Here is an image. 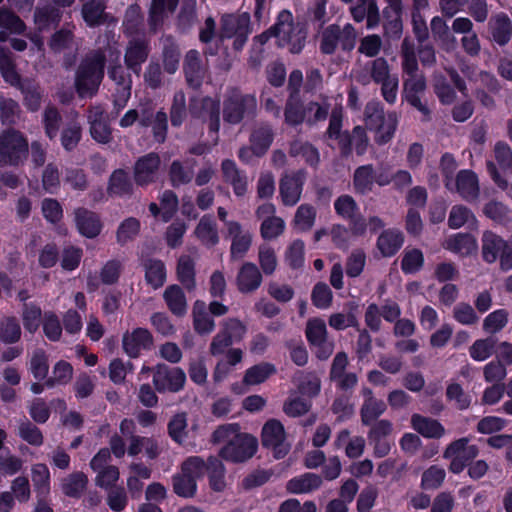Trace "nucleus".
I'll use <instances>...</instances> for the list:
<instances>
[{
  "instance_id": "obj_1",
  "label": "nucleus",
  "mask_w": 512,
  "mask_h": 512,
  "mask_svg": "<svg viewBox=\"0 0 512 512\" xmlns=\"http://www.w3.org/2000/svg\"><path fill=\"white\" fill-rule=\"evenodd\" d=\"M106 56L101 49L89 51L75 73V89L80 98H91L99 90L104 77Z\"/></svg>"
},
{
  "instance_id": "obj_2",
  "label": "nucleus",
  "mask_w": 512,
  "mask_h": 512,
  "mask_svg": "<svg viewBox=\"0 0 512 512\" xmlns=\"http://www.w3.org/2000/svg\"><path fill=\"white\" fill-rule=\"evenodd\" d=\"M358 33L351 23L344 26L330 24L319 33V49L324 55H333L337 48L343 52H351L357 43Z\"/></svg>"
},
{
  "instance_id": "obj_3",
  "label": "nucleus",
  "mask_w": 512,
  "mask_h": 512,
  "mask_svg": "<svg viewBox=\"0 0 512 512\" xmlns=\"http://www.w3.org/2000/svg\"><path fill=\"white\" fill-rule=\"evenodd\" d=\"M29 144L22 132L8 128L0 133V166L17 167L28 158Z\"/></svg>"
},
{
  "instance_id": "obj_4",
  "label": "nucleus",
  "mask_w": 512,
  "mask_h": 512,
  "mask_svg": "<svg viewBox=\"0 0 512 512\" xmlns=\"http://www.w3.org/2000/svg\"><path fill=\"white\" fill-rule=\"evenodd\" d=\"M257 110V99L254 95L244 94L234 88L223 101V120L231 125H237L244 119H253Z\"/></svg>"
},
{
  "instance_id": "obj_5",
  "label": "nucleus",
  "mask_w": 512,
  "mask_h": 512,
  "mask_svg": "<svg viewBox=\"0 0 512 512\" xmlns=\"http://www.w3.org/2000/svg\"><path fill=\"white\" fill-rule=\"evenodd\" d=\"M205 472V461L198 456L189 457L182 465L180 472L172 476L173 492L182 498H193L197 491V479Z\"/></svg>"
},
{
  "instance_id": "obj_6",
  "label": "nucleus",
  "mask_w": 512,
  "mask_h": 512,
  "mask_svg": "<svg viewBox=\"0 0 512 512\" xmlns=\"http://www.w3.org/2000/svg\"><path fill=\"white\" fill-rule=\"evenodd\" d=\"M279 39L278 45L288 47L292 54H299L306 43L307 32L299 26L294 25L292 14L283 10L279 13Z\"/></svg>"
},
{
  "instance_id": "obj_7",
  "label": "nucleus",
  "mask_w": 512,
  "mask_h": 512,
  "mask_svg": "<svg viewBox=\"0 0 512 512\" xmlns=\"http://www.w3.org/2000/svg\"><path fill=\"white\" fill-rule=\"evenodd\" d=\"M250 33V16L248 13L225 14L221 17L220 38H234V50L239 51L244 47Z\"/></svg>"
},
{
  "instance_id": "obj_8",
  "label": "nucleus",
  "mask_w": 512,
  "mask_h": 512,
  "mask_svg": "<svg viewBox=\"0 0 512 512\" xmlns=\"http://www.w3.org/2000/svg\"><path fill=\"white\" fill-rule=\"evenodd\" d=\"M468 438H460L451 442L443 452L445 459H451L449 470L458 474L478 456L479 449L476 445H468Z\"/></svg>"
},
{
  "instance_id": "obj_9",
  "label": "nucleus",
  "mask_w": 512,
  "mask_h": 512,
  "mask_svg": "<svg viewBox=\"0 0 512 512\" xmlns=\"http://www.w3.org/2000/svg\"><path fill=\"white\" fill-rule=\"evenodd\" d=\"M258 442L255 437L239 432L230 443L221 448L219 456L235 463L245 462L256 453Z\"/></svg>"
},
{
  "instance_id": "obj_10",
  "label": "nucleus",
  "mask_w": 512,
  "mask_h": 512,
  "mask_svg": "<svg viewBox=\"0 0 512 512\" xmlns=\"http://www.w3.org/2000/svg\"><path fill=\"white\" fill-rule=\"evenodd\" d=\"M48 46L54 54H64L65 68L69 69L75 64L78 43L73 29L63 27L54 32L48 41Z\"/></svg>"
},
{
  "instance_id": "obj_11",
  "label": "nucleus",
  "mask_w": 512,
  "mask_h": 512,
  "mask_svg": "<svg viewBox=\"0 0 512 512\" xmlns=\"http://www.w3.org/2000/svg\"><path fill=\"white\" fill-rule=\"evenodd\" d=\"M161 158L155 152L139 157L133 166V180L139 187H147L157 182L160 175Z\"/></svg>"
},
{
  "instance_id": "obj_12",
  "label": "nucleus",
  "mask_w": 512,
  "mask_h": 512,
  "mask_svg": "<svg viewBox=\"0 0 512 512\" xmlns=\"http://www.w3.org/2000/svg\"><path fill=\"white\" fill-rule=\"evenodd\" d=\"M150 51V41L145 35L130 37L124 51V64L126 69L139 76L142 65L149 58Z\"/></svg>"
},
{
  "instance_id": "obj_13",
  "label": "nucleus",
  "mask_w": 512,
  "mask_h": 512,
  "mask_svg": "<svg viewBox=\"0 0 512 512\" xmlns=\"http://www.w3.org/2000/svg\"><path fill=\"white\" fill-rule=\"evenodd\" d=\"M285 438V430L280 421L270 419L264 424L261 443L264 447L273 450L276 459L283 458L290 450V445L285 442Z\"/></svg>"
},
{
  "instance_id": "obj_14",
  "label": "nucleus",
  "mask_w": 512,
  "mask_h": 512,
  "mask_svg": "<svg viewBox=\"0 0 512 512\" xmlns=\"http://www.w3.org/2000/svg\"><path fill=\"white\" fill-rule=\"evenodd\" d=\"M306 172L302 169L285 173L279 181V194L284 206L296 205L302 195Z\"/></svg>"
},
{
  "instance_id": "obj_15",
  "label": "nucleus",
  "mask_w": 512,
  "mask_h": 512,
  "mask_svg": "<svg viewBox=\"0 0 512 512\" xmlns=\"http://www.w3.org/2000/svg\"><path fill=\"white\" fill-rule=\"evenodd\" d=\"M186 381V375L181 368H170L165 364H158L154 368L153 384L157 391H180Z\"/></svg>"
},
{
  "instance_id": "obj_16",
  "label": "nucleus",
  "mask_w": 512,
  "mask_h": 512,
  "mask_svg": "<svg viewBox=\"0 0 512 512\" xmlns=\"http://www.w3.org/2000/svg\"><path fill=\"white\" fill-rule=\"evenodd\" d=\"M108 77L116 84L114 106L122 109L131 96L132 79L122 64L117 60L108 67Z\"/></svg>"
},
{
  "instance_id": "obj_17",
  "label": "nucleus",
  "mask_w": 512,
  "mask_h": 512,
  "mask_svg": "<svg viewBox=\"0 0 512 512\" xmlns=\"http://www.w3.org/2000/svg\"><path fill=\"white\" fill-rule=\"evenodd\" d=\"M122 346L129 357L136 358L142 350L151 349L153 346V336L148 329L138 327L132 332L124 333Z\"/></svg>"
},
{
  "instance_id": "obj_18",
  "label": "nucleus",
  "mask_w": 512,
  "mask_h": 512,
  "mask_svg": "<svg viewBox=\"0 0 512 512\" xmlns=\"http://www.w3.org/2000/svg\"><path fill=\"white\" fill-rule=\"evenodd\" d=\"M183 70L187 85L192 89L202 86L206 69L202 65L200 54L196 50H189L184 58Z\"/></svg>"
},
{
  "instance_id": "obj_19",
  "label": "nucleus",
  "mask_w": 512,
  "mask_h": 512,
  "mask_svg": "<svg viewBox=\"0 0 512 512\" xmlns=\"http://www.w3.org/2000/svg\"><path fill=\"white\" fill-rule=\"evenodd\" d=\"M263 276L260 269L252 262H245L236 276L239 292L248 294L256 291L262 284Z\"/></svg>"
},
{
  "instance_id": "obj_20",
  "label": "nucleus",
  "mask_w": 512,
  "mask_h": 512,
  "mask_svg": "<svg viewBox=\"0 0 512 512\" xmlns=\"http://www.w3.org/2000/svg\"><path fill=\"white\" fill-rule=\"evenodd\" d=\"M75 223L81 235L87 238L97 237L102 229L99 216L86 208H78L74 212Z\"/></svg>"
},
{
  "instance_id": "obj_21",
  "label": "nucleus",
  "mask_w": 512,
  "mask_h": 512,
  "mask_svg": "<svg viewBox=\"0 0 512 512\" xmlns=\"http://www.w3.org/2000/svg\"><path fill=\"white\" fill-rule=\"evenodd\" d=\"M163 300L168 310L174 316L182 318L187 314L188 301L184 293V288L180 285H168L163 292Z\"/></svg>"
},
{
  "instance_id": "obj_22",
  "label": "nucleus",
  "mask_w": 512,
  "mask_h": 512,
  "mask_svg": "<svg viewBox=\"0 0 512 512\" xmlns=\"http://www.w3.org/2000/svg\"><path fill=\"white\" fill-rule=\"evenodd\" d=\"M17 83H13L11 86L19 89L24 97V104L28 110L36 112L42 101V90L40 85L32 78L20 77Z\"/></svg>"
},
{
  "instance_id": "obj_23",
  "label": "nucleus",
  "mask_w": 512,
  "mask_h": 512,
  "mask_svg": "<svg viewBox=\"0 0 512 512\" xmlns=\"http://www.w3.org/2000/svg\"><path fill=\"white\" fill-rule=\"evenodd\" d=\"M195 159H187L185 161L174 160L168 171V176L172 187L178 188L182 185L191 183L194 178Z\"/></svg>"
},
{
  "instance_id": "obj_24",
  "label": "nucleus",
  "mask_w": 512,
  "mask_h": 512,
  "mask_svg": "<svg viewBox=\"0 0 512 512\" xmlns=\"http://www.w3.org/2000/svg\"><path fill=\"white\" fill-rule=\"evenodd\" d=\"M105 10V0H83L81 15L87 26L98 27L106 23L109 18Z\"/></svg>"
},
{
  "instance_id": "obj_25",
  "label": "nucleus",
  "mask_w": 512,
  "mask_h": 512,
  "mask_svg": "<svg viewBox=\"0 0 512 512\" xmlns=\"http://www.w3.org/2000/svg\"><path fill=\"white\" fill-rule=\"evenodd\" d=\"M221 170L225 182L229 183L236 196H244L247 192V178L243 172H241L234 161L226 159L221 164Z\"/></svg>"
},
{
  "instance_id": "obj_26",
  "label": "nucleus",
  "mask_w": 512,
  "mask_h": 512,
  "mask_svg": "<svg viewBox=\"0 0 512 512\" xmlns=\"http://www.w3.org/2000/svg\"><path fill=\"white\" fill-rule=\"evenodd\" d=\"M411 425L416 432L429 439H439L446 433L445 428L438 420L420 414L411 416Z\"/></svg>"
},
{
  "instance_id": "obj_27",
  "label": "nucleus",
  "mask_w": 512,
  "mask_h": 512,
  "mask_svg": "<svg viewBox=\"0 0 512 512\" xmlns=\"http://www.w3.org/2000/svg\"><path fill=\"white\" fill-rule=\"evenodd\" d=\"M457 192L466 201L472 202L479 197V183L477 175L471 170H461L456 177Z\"/></svg>"
},
{
  "instance_id": "obj_28",
  "label": "nucleus",
  "mask_w": 512,
  "mask_h": 512,
  "mask_svg": "<svg viewBox=\"0 0 512 512\" xmlns=\"http://www.w3.org/2000/svg\"><path fill=\"white\" fill-rule=\"evenodd\" d=\"M507 241L491 231H485L482 236V257L487 263H494L508 248Z\"/></svg>"
},
{
  "instance_id": "obj_29",
  "label": "nucleus",
  "mask_w": 512,
  "mask_h": 512,
  "mask_svg": "<svg viewBox=\"0 0 512 512\" xmlns=\"http://www.w3.org/2000/svg\"><path fill=\"white\" fill-rule=\"evenodd\" d=\"M492 39L503 46L507 44L512 36V23L509 17L504 13L492 16L488 23Z\"/></svg>"
},
{
  "instance_id": "obj_30",
  "label": "nucleus",
  "mask_w": 512,
  "mask_h": 512,
  "mask_svg": "<svg viewBox=\"0 0 512 512\" xmlns=\"http://www.w3.org/2000/svg\"><path fill=\"white\" fill-rule=\"evenodd\" d=\"M404 243L403 233L395 228L382 231L377 239V248L383 257L395 255Z\"/></svg>"
},
{
  "instance_id": "obj_31",
  "label": "nucleus",
  "mask_w": 512,
  "mask_h": 512,
  "mask_svg": "<svg viewBox=\"0 0 512 512\" xmlns=\"http://www.w3.org/2000/svg\"><path fill=\"white\" fill-rule=\"evenodd\" d=\"M322 483L320 475L307 472L290 479L286 484V489L291 494H306L319 489Z\"/></svg>"
},
{
  "instance_id": "obj_32",
  "label": "nucleus",
  "mask_w": 512,
  "mask_h": 512,
  "mask_svg": "<svg viewBox=\"0 0 512 512\" xmlns=\"http://www.w3.org/2000/svg\"><path fill=\"white\" fill-rule=\"evenodd\" d=\"M90 134L94 140L106 144L111 141V128L106 121L104 112L99 107L90 111Z\"/></svg>"
},
{
  "instance_id": "obj_33",
  "label": "nucleus",
  "mask_w": 512,
  "mask_h": 512,
  "mask_svg": "<svg viewBox=\"0 0 512 512\" xmlns=\"http://www.w3.org/2000/svg\"><path fill=\"white\" fill-rule=\"evenodd\" d=\"M193 328L200 335L210 334L215 328V322L207 311L206 303L196 300L192 306Z\"/></svg>"
},
{
  "instance_id": "obj_34",
  "label": "nucleus",
  "mask_w": 512,
  "mask_h": 512,
  "mask_svg": "<svg viewBox=\"0 0 512 512\" xmlns=\"http://www.w3.org/2000/svg\"><path fill=\"white\" fill-rule=\"evenodd\" d=\"M176 275L184 289L192 292L196 289L195 262L188 255H182L177 263Z\"/></svg>"
},
{
  "instance_id": "obj_35",
  "label": "nucleus",
  "mask_w": 512,
  "mask_h": 512,
  "mask_svg": "<svg viewBox=\"0 0 512 512\" xmlns=\"http://www.w3.org/2000/svg\"><path fill=\"white\" fill-rule=\"evenodd\" d=\"M134 191L133 183L128 173L123 169H116L109 177L107 192L116 196H131Z\"/></svg>"
},
{
  "instance_id": "obj_36",
  "label": "nucleus",
  "mask_w": 512,
  "mask_h": 512,
  "mask_svg": "<svg viewBox=\"0 0 512 512\" xmlns=\"http://www.w3.org/2000/svg\"><path fill=\"white\" fill-rule=\"evenodd\" d=\"M205 471L208 473L210 488L215 492H222L226 488L225 467L216 456H210L205 462Z\"/></svg>"
},
{
  "instance_id": "obj_37",
  "label": "nucleus",
  "mask_w": 512,
  "mask_h": 512,
  "mask_svg": "<svg viewBox=\"0 0 512 512\" xmlns=\"http://www.w3.org/2000/svg\"><path fill=\"white\" fill-rule=\"evenodd\" d=\"M375 171L371 164L362 165L353 174V188L356 193L366 195L373 190Z\"/></svg>"
},
{
  "instance_id": "obj_38",
  "label": "nucleus",
  "mask_w": 512,
  "mask_h": 512,
  "mask_svg": "<svg viewBox=\"0 0 512 512\" xmlns=\"http://www.w3.org/2000/svg\"><path fill=\"white\" fill-rule=\"evenodd\" d=\"M444 247L462 256L470 255L477 250L475 238L467 233H459L446 240Z\"/></svg>"
},
{
  "instance_id": "obj_39",
  "label": "nucleus",
  "mask_w": 512,
  "mask_h": 512,
  "mask_svg": "<svg viewBox=\"0 0 512 512\" xmlns=\"http://www.w3.org/2000/svg\"><path fill=\"white\" fill-rule=\"evenodd\" d=\"M274 133L270 125L260 124L252 132L251 144L257 151V157L263 156L273 142Z\"/></svg>"
},
{
  "instance_id": "obj_40",
  "label": "nucleus",
  "mask_w": 512,
  "mask_h": 512,
  "mask_svg": "<svg viewBox=\"0 0 512 512\" xmlns=\"http://www.w3.org/2000/svg\"><path fill=\"white\" fill-rule=\"evenodd\" d=\"M284 117L286 124L290 126H298L306 122V105L298 97H288L285 104Z\"/></svg>"
},
{
  "instance_id": "obj_41",
  "label": "nucleus",
  "mask_w": 512,
  "mask_h": 512,
  "mask_svg": "<svg viewBox=\"0 0 512 512\" xmlns=\"http://www.w3.org/2000/svg\"><path fill=\"white\" fill-rule=\"evenodd\" d=\"M195 234L208 247H213L219 242L216 223L210 216L205 215L200 219Z\"/></svg>"
},
{
  "instance_id": "obj_42",
  "label": "nucleus",
  "mask_w": 512,
  "mask_h": 512,
  "mask_svg": "<svg viewBox=\"0 0 512 512\" xmlns=\"http://www.w3.org/2000/svg\"><path fill=\"white\" fill-rule=\"evenodd\" d=\"M145 280L154 289L163 286L166 281V269L161 260L148 259L144 262Z\"/></svg>"
},
{
  "instance_id": "obj_43",
  "label": "nucleus",
  "mask_w": 512,
  "mask_h": 512,
  "mask_svg": "<svg viewBox=\"0 0 512 512\" xmlns=\"http://www.w3.org/2000/svg\"><path fill=\"white\" fill-rule=\"evenodd\" d=\"M144 85L151 90H158L165 86L166 77L161 64L150 60L143 72Z\"/></svg>"
},
{
  "instance_id": "obj_44",
  "label": "nucleus",
  "mask_w": 512,
  "mask_h": 512,
  "mask_svg": "<svg viewBox=\"0 0 512 512\" xmlns=\"http://www.w3.org/2000/svg\"><path fill=\"white\" fill-rule=\"evenodd\" d=\"M143 16L138 5H130L123 21L124 34L129 37H140L138 34L143 30Z\"/></svg>"
},
{
  "instance_id": "obj_45",
  "label": "nucleus",
  "mask_w": 512,
  "mask_h": 512,
  "mask_svg": "<svg viewBox=\"0 0 512 512\" xmlns=\"http://www.w3.org/2000/svg\"><path fill=\"white\" fill-rule=\"evenodd\" d=\"M87 483L88 478L84 473L75 472L63 479L62 491L68 497L79 498L84 492Z\"/></svg>"
},
{
  "instance_id": "obj_46",
  "label": "nucleus",
  "mask_w": 512,
  "mask_h": 512,
  "mask_svg": "<svg viewBox=\"0 0 512 512\" xmlns=\"http://www.w3.org/2000/svg\"><path fill=\"white\" fill-rule=\"evenodd\" d=\"M398 116L395 112H388L383 120L373 129L376 132L375 141L378 144L389 142L397 128Z\"/></svg>"
},
{
  "instance_id": "obj_47",
  "label": "nucleus",
  "mask_w": 512,
  "mask_h": 512,
  "mask_svg": "<svg viewBox=\"0 0 512 512\" xmlns=\"http://www.w3.org/2000/svg\"><path fill=\"white\" fill-rule=\"evenodd\" d=\"M275 373L276 368L273 364L262 362L252 366L246 371L243 382L247 385H258Z\"/></svg>"
},
{
  "instance_id": "obj_48",
  "label": "nucleus",
  "mask_w": 512,
  "mask_h": 512,
  "mask_svg": "<svg viewBox=\"0 0 512 512\" xmlns=\"http://www.w3.org/2000/svg\"><path fill=\"white\" fill-rule=\"evenodd\" d=\"M17 434L23 441L32 446L39 447L44 442V436L41 430L28 419L19 421Z\"/></svg>"
},
{
  "instance_id": "obj_49",
  "label": "nucleus",
  "mask_w": 512,
  "mask_h": 512,
  "mask_svg": "<svg viewBox=\"0 0 512 512\" xmlns=\"http://www.w3.org/2000/svg\"><path fill=\"white\" fill-rule=\"evenodd\" d=\"M43 126L45 130L46 136L53 140L58 135L61 123H62V116L59 112V110L52 105H48L45 107L43 111Z\"/></svg>"
},
{
  "instance_id": "obj_50",
  "label": "nucleus",
  "mask_w": 512,
  "mask_h": 512,
  "mask_svg": "<svg viewBox=\"0 0 512 512\" xmlns=\"http://www.w3.org/2000/svg\"><path fill=\"white\" fill-rule=\"evenodd\" d=\"M168 434L177 444H183L188 436L187 414L177 413L168 422Z\"/></svg>"
},
{
  "instance_id": "obj_51",
  "label": "nucleus",
  "mask_w": 512,
  "mask_h": 512,
  "mask_svg": "<svg viewBox=\"0 0 512 512\" xmlns=\"http://www.w3.org/2000/svg\"><path fill=\"white\" fill-rule=\"evenodd\" d=\"M21 109L12 98L0 96V120L3 125L13 126L20 119Z\"/></svg>"
},
{
  "instance_id": "obj_52",
  "label": "nucleus",
  "mask_w": 512,
  "mask_h": 512,
  "mask_svg": "<svg viewBox=\"0 0 512 512\" xmlns=\"http://www.w3.org/2000/svg\"><path fill=\"white\" fill-rule=\"evenodd\" d=\"M197 22L196 0H184L177 17V26L182 32L188 31Z\"/></svg>"
},
{
  "instance_id": "obj_53",
  "label": "nucleus",
  "mask_w": 512,
  "mask_h": 512,
  "mask_svg": "<svg viewBox=\"0 0 512 512\" xmlns=\"http://www.w3.org/2000/svg\"><path fill=\"white\" fill-rule=\"evenodd\" d=\"M0 28L13 34H23L26 25L23 20L10 9L0 8Z\"/></svg>"
},
{
  "instance_id": "obj_54",
  "label": "nucleus",
  "mask_w": 512,
  "mask_h": 512,
  "mask_svg": "<svg viewBox=\"0 0 512 512\" xmlns=\"http://www.w3.org/2000/svg\"><path fill=\"white\" fill-rule=\"evenodd\" d=\"M0 72L3 79L10 85L17 83L16 81L21 77L16 71L12 53L4 47H0Z\"/></svg>"
},
{
  "instance_id": "obj_55",
  "label": "nucleus",
  "mask_w": 512,
  "mask_h": 512,
  "mask_svg": "<svg viewBox=\"0 0 512 512\" xmlns=\"http://www.w3.org/2000/svg\"><path fill=\"white\" fill-rule=\"evenodd\" d=\"M433 89L440 102L444 105L452 104L456 99V92L442 74L433 77Z\"/></svg>"
},
{
  "instance_id": "obj_56",
  "label": "nucleus",
  "mask_w": 512,
  "mask_h": 512,
  "mask_svg": "<svg viewBox=\"0 0 512 512\" xmlns=\"http://www.w3.org/2000/svg\"><path fill=\"white\" fill-rule=\"evenodd\" d=\"M386 411V404L383 400L376 399L367 403H363L360 415L361 422L365 426L372 423Z\"/></svg>"
},
{
  "instance_id": "obj_57",
  "label": "nucleus",
  "mask_w": 512,
  "mask_h": 512,
  "mask_svg": "<svg viewBox=\"0 0 512 512\" xmlns=\"http://www.w3.org/2000/svg\"><path fill=\"white\" fill-rule=\"evenodd\" d=\"M140 231V222L134 217L124 220L117 229L116 239L117 243L124 246L129 241H132Z\"/></svg>"
},
{
  "instance_id": "obj_58",
  "label": "nucleus",
  "mask_w": 512,
  "mask_h": 512,
  "mask_svg": "<svg viewBox=\"0 0 512 512\" xmlns=\"http://www.w3.org/2000/svg\"><path fill=\"white\" fill-rule=\"evenodd\" d=\"M21 337V327L13 317L0 321V341L6 344L16 343Z\"/></svg>"
},
{
  "instance_id": "obj_59",
  "label": "nucleus",
  "mask_w": 512,
  "mask_h": 512,
  "mask_svg": "<svg viewBox=\"0 0 512 512\" xmlns=\"http://www.w3.org/2000/svg\"><path fill=\"white\" fill-rule=\"evenodd\" d=\"M187 116L186 97L183 91H177L173 96L170 108L171 124L175 127L180 126Z\"/></svg>"
},
{
  "instance_id": "obj_60",
  "label": "nucleus",
  "mask_w": 512,
  "mask_h": 512,
  "mask_svg": "<svg viewBox=\"0 0 512 512\" xmlns=\"http://www.w3.org/2000/svg\"><path fill=\"white\" fill-rule=\"evenodd\" d=\"M82 128L77 122L68 123L61 132V144L66 151L74 150L81 140Z\"/></svg>"
},
{
  "instance_id": "obj_61",
  "label": "nucleus",
  "mask_w": 512,
  "mask_h": 512,
  "mask_svg": "<svg viewBox=\"0 0 512 512\" xmlns=\"http://www.w3.org/2000/svg\"><path fill=\"white\" fill-rule=\"evenodd\" d=\"M330 110V104L327 101L321 103L310 101L306 104L307 118L306 124L313 126L318 122L326 120Z\"/></svg>"
},
{
  "instance_id": "obj_62",
  "label": "nucleus",
  "mask_w": 512,
  "mask_h": 512,
  "mask_svg": "<svg viewBox=\"0 0 512 512\" xmlns=\"http://www.w3.org/2000/svg\"><path fill=\"white\" fill-rule=\"evenodd\" d=\"M30 371L34 378L43 380L47 377L49 371L48 356L42 349L33 352L30 359Z\"/></svg>"
},
{
  "instance_id": "obj_63",
  "label": "nucleus",
  "mask_w": 512,
  "mask_h": 512,
  "mask_svg": "<svg viewBox=\"0 0 512 512\" xmlns=\"http://www.w3.org/2000/svg\"><path fill=\"white\" fill-rule=\"evenodd\" d=\"M316 209L310 204L300 205L294 216V224L302 231L310 230L315 222Z\"/></svg>"
},
{
  "instance_id": "obj_64",
  "label": "nucleus",
  "mask_w": 512,
  "mask_h": 512,
  "mask_svg": "<svg viewBox=\"0 0 512 512\" xmlns=\"http://www.w3.org/2000/svg\"><path fill=\"white\" fill-rule=\"evenodd\" d=\"M424 264V256L421 250L413 248L406 250L401 260V269L406 274L419 271Z\"/></svg>"
}]
</instances>
